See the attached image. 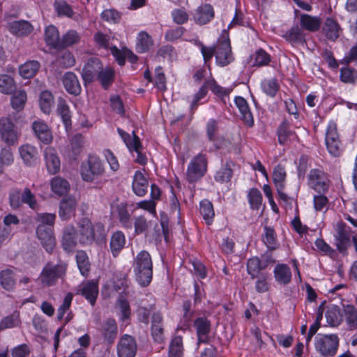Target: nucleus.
I'll return each mask as SVG.
<instances>
[{
  "label": "nucleus",
  "instance_id": "a19ab883",
  "mask_svg": "<svg viewBox=\"0 0 357 357\" xmlns=\"http://www.w3.org/2000/svg\"><path fill=\"white\" fill-rule=\"evenodd\" d=\"M18 218L13 214H8L3 218V223L5 227L3 229L0 228V244L6 240L10 234V227L12 225H17L19 224Z\"/></svg>",
  "mask_w": 357,
  "mask_h": 357
},
{
  "label": "nucleus",
  "instance_id": "4be33fe9",
  "mask_svg": "<svg viewBox=\"0 0 357 357\" xmlns=\"http://www.w3.org/2000/svg\"><path fill=\"white\" fill-rule=\"evenodd\" d=\"M19 153L24 164L28 166L35 164L38 158L37 148L29 144L20 146L19 147Z\"/></svg>",
  "mask_w": 357,
  "mask_h": 357
},
{
  "label": "nucleus",
  "instance_id": "412c9836",
  "mask_svg": "<svg viewBox=\"0 0 357 357\" xmlns=\"http://www.w3.org/2000/svg\"><path fill=\"white\" fill-rule=\"evenodd\" d=\"M234 102L244 123L248 127H252L254 126V118L246 100L243 97L237 96Z\"/></svg>",
  "mask_w": 357,
  "mask_h": 357
},
{
  "label": "nucleus",
  "instance_id": "c85d7f7f",
  "mask_svg": "<svg viewBox=\"0 0 357 357\" xmlns=\"http://www.w3.org/2000/svg\"><path fill=\"white\" fill-rule=\"evenodd\" d=\"M162 317L160 313H155L152 317L151 335L154 341L161 343L164 340V329L162 326Z\"/></svg>",
  "mask_w": 357,
  "mask_h": 357
},
{
  "label": "nucleus",
  "instance_id": "f257e3e1",
  "mask_svg": "<svg viewBox=\"0 0 357 357\" xmlns=\"http://www.w3.org/2000/svg\"><path fill=\"white\" fill-rule=\"evenodd\" d=\"M132 267L139 285L148 286L153 278V262L150 254L145 250L139 252L134 258Z\"/></svg>",
  "mask_w": 357,
  "mask_h": 357
},
{
  "label": "nucleus",
  "instance_id": "e433bc0d",
  "mask_svg": "<svg viewBox=\"0 0 357 357\" xmlns=\"http://www.w3.org/2000/svg\"><path fill=\"white\" fill-rule=\"evenodd\" d=\"M152 38L145 31H141L137 34L136 50L138 53L148 52L153 46Z\"/></svg>",
  "mask_w": 357,
  "mask_h": 357
},
{
  "label": "nucleus",
  "instance_id": "cd10ccee",
  "mask_svg": "<svg viewBox=\"0 0 357 357\" xmlns=\"http://www.w3.org/2000/svg\"><path fill=\"white\" fill-rule=\"evenodd\" d=\"M305 33L298 25L292 26L283 35L284 39L292 45H303L305 43Z\"/></svg>",
  "mask_w": 357,
  "mask_h": 357
},
{
  "label": "nucleus",
  "instance_id": "a211bd4d",
  "mask_svg": "<svg viewBox=\"0 0 357 357\" xmlns=\"http://www.w3.org/2000/svg\"><path fill=\"white\" fill-rule=\"evenodd\" d=\"M214 17V10L209 4L199 6L192 13L195 22L200 25L209 22Z\"/></svg>",
  "mask_w": 357,
  "mask_h": 357
},
{
  "label": "nucleus",
  "instance_id": "f3484780",
  "mask_svg": "<svg viewBox=\"0 0 357 357\" xmlns=\"http://www.w3.org/2000/svg\"><path fill=\"white\" fill-rule=\"evenodd\" d=\"M102 63L97 58L89 59L82 69V76L85 82H91L102 69Z\"/></svg>",
  "mask_w": 357,
  "mask_h": 357
},
{
  "label": "nucleus",
  "instance_id": "f8f14e48",
  "mask_svg": "<svg viewBox=\"0 0 357 357\" xmlns=\"http://www.w3.org/2000/svg\"><path fill=\"white\" fill-rule=\"evenodd\" d=\"M137 351V344L135 338L130 335H123L117 344L118 357H135Z\"/></svg>",
  "mask_w": 357,
  "mask_h": 357
},
{
  "label": "nucleus",
  "instance_id": "7c9ffc66",
  "mask_svg": "<svg viewBox=\"0 0 357 357\" xmlns=\"http://www.w3.org/2000/svg\"><path fill=\"white\" fill-rule=\"evenodd\" d=\"M340 26L337 22L332 17H327L323 26V32L326 37L331 40H335L340 36Z\"/></svg>",
  "mask_w": 357,
  "mask_h": 357
},
{
  "label": "nucleus",
  "instance_id": "de8ad7c7",
  "mask_svg": "<svg viewBox=\"0 0 357 357\" xmlns=\"http://www.w3.org/2000/svg\"><path fill=\"white\" fill-rule=\"evenodd\" d=\"M183 340L181 336H175L171 341L169 357H183Z\"/></svg>",
  "mask_w": 357,
  "mask_h": 357
},
{
  "label": "nucleus",
  "instance_id": "0e129e2a",
  "mask_svg": "<svg viewBox=\"0 0 357 357\" xmlns=\"http://www.w3.org/2000/svg\"><path fill=\"white\" fill-rule=\"evenodd\" d=\"M232 169L228 165H226L217 171L214 178L215 180L219 183L228 182L232 176Z\"/></svg>",
  "mask_w": 357,
  "mask_h": 357
},
{
  "label": "nucleus",
  "instance_id": "9d476101",
  "mask_svg": "<svg viewBox=\"0 0 357 357\" xmlns=\"http://www.w3.org/2000/svg\"><path fill=\"white\" fill-rule=\"evenodd\" d=\"M215 60L220 66H225L234 60L228 36H222L218 40L215 45Z\"/></svg>",
  "mask_w": 357,
  "mask_h": 357
},
{
  "label": "nucleus",
  "instance_id": "9b49d317",
  "mask_svg": "<svg viewBox=\"0 0 357 357\" xmlns=\"http://www.w3.org/2000/svg\"><path fill=\"white\" fill-rule=\"evenodd\" d=\"M309 186L319 192H324L328 187V179L326 174L321 169H311L308 176Z\"/></svg>",
  "mask_w": 357,
  "mask_h": 357
},
{
  "label": "nucleus",
  "instance_id": "393cba45",
  "mask_svg": "<svg viewBox=\"0 0 357 357\" xmlns=\"http://www.w3.org/2000/svg\"><path fill=\"white\" fill-rule=\"evenodd\" d=\"M7 29L11 33L17 36H27L33 30V26L25 20L9 22L7 24Z\"/></svg>",
  "mask_w": 357,
  "mask_h": 357
},
{
  "label": "nucleus",
  "instance_id": "49530a36",
  "mask_svg": "<svg viewBox=\"0 0 357 357\" xmlns=\"http://www.w3.org/2000/svg\"><path fill=\"white\" fill-rule=\"evenodd\" d=\"M199 211L203 218L208 225H211L214 218V211L213 204L208 200H202L200 202Z\"/></svg>",
  "mask_w": 357,
  "mask_h": 357
},
{
  "label": "nucleus",
  "instance_id": "864d4df0",
  "mask_svg": "<svg viewBox=\"0 0 357 357\" xmlns=\"http://www.w3.org/2000/svg\"><path fill=\"white\" fill-rule=\"evenodd\" d=\"M326 319L330 326L333 327L337 326L343 320L342 312H341L340 310L336 307H332L327 310Z\"/></svg>",
  "mask_w": 357,
  "mask_h": 357
},
{
  "label": "nucleus",
  "instance_id": "c03bdc74",
  "mask_svg": "<svg viewBox=\"0 0 357 357\" xmlns=\"http://www.w3.org/2000/svg\"><path fill=\"white\" fill-rule=\"evenodd\" d=\"M247 198L250 208L252 210H259L262 204V195L261 192L255 188L249 190Z\"/></svg>",
  "mask_w": 357,
  "mask_h": 357
},
{
  "label": "nucleus",
  "instance_id": "4d7b16f0",
  "mask_svg": "<svg viewBox=\"0 0 357 357\" xmlns=\"http://www.w3.org/2000/svg\"><path fill=\"white\" fill-rule=\"evenodd\" d=\"M26 101V93L24 91L20 90L16 91L11 97L12 107L16 110H22Z\"/></svg>",
  "mask_w": 357,
  "mask_h": 357
},
{
  "label": "nucleus",
  "instance_id": "052dcab7",
  "mask_svg": "<svg viewBox=\"0 0 357 357\" xmlns=\"http://www.w3.org/2000/svg\"><path fill=\"white\" fill-rule=\"evenodd\" d=\"M20 324V319L19 313L14 312L13 314L2 319L0 322V330L14 328L18 326Z\"/></svg>",
  "mask_w": 357,
  "mask_h": 357
},
{
  "label": "nucleus",
  "instance_id": "6e6d98bb",
  "mask_svg": "<svg viewBox=\"0 0 357 357\" xmlns=\"http://www.w3.org/2000/svg\"><path fill=\"white\" fill-rule=\"evenodd\" d=\"M77 266L83 276H87L89 272L90 264L86 254L83 251H79L76 255Z\"/></svg>",
  "mask_w": 357,
  "mask_h": 357
},
{
  "label": "nucleus",
  "instance_id": "2f4dec72",
  "mask_svg": "<svg viewBox=\"0 0 357 357\" xmlns=\"http://www.w3.org/2000/svg\"><path fill=\"white\" fill-rule=\"evenodd\" d=\"M274 276L279 284L286 285L290 283L292 274L290 268L287 265L280 264L275 267Z\"/></svg>",
  "mask_w": 357,
  "mask_h": 357
},
{
  "label": "nucleus",
  "instance_id": "a18cd8bd",
  "mask_svg": "<svg viewBox=\"0 0 357 357\" xmlns=\"http://www.w3.org/2000/svg\"><path fill=\"white\" fill-rule=\"evenodd\" d=\"M96 77L102 86L105 89H107L114 81V71L110 67H106L105 68H102Z\"/></svg>",
  "mask_w": 357,
  "mask_h": 357
},
{
  "label": "nucleus",
  "instance_id": "7ed1b4c3",
  "mask_svg": "<svg viewBox=\"0 0 357 357\" xmlns=\"http://www.w3.org/2000/svg\"><path fill=\"white\" fill-rule=\"evenodd\" d=\"M67 264L62 261L54 263L47 262L43 268L38 282L43 287H50L55 285L59 279H63L66 274Z\"/></svg>",
  "mask_w": 357,
  "mask_h": 357
},
{
  "label": "nucleus",
  "instance_id": "5fc2aeb1",
  "mask_svg": "<svg viewBox=\"0 0 357 357\" xmlns=\"http://www.w3.org/2000/svg\"><path fill=\"white\" fill-rule=\"evenodd\" d=\"M263 91L267 95L273 97L279 90L280 86L276 79H266L261 84Z\"/></svg>",
  "mask_w": 357,
  "mask_h": 357
},
{
  "label": "nucleus",
  "instance_id": "2eb2a0df",
  "mask_svg": "<svg viewBox=\"0 0 357 357\" xmlns=\"http://www.w3.org/2000/svg\"><path fill=\"white\" fill-rule=\"evenodd\" d=\"M271 262V259L266 257L250 258L247 261L248 273L252 278H255L264 273Z\"/></svg>",
  "mask_w": 357,
  "mask_h": 357
},
{
  "label": "nucleus",
  "instance_id": "aec40b11",
  "mask_svg": "<svg viewBox=\"0 0 357 357\" xmlns=\"http://www.w3.org/2000/svg\"><path fill=\"white\" fill-rule=\"evenodd\" d=\"M77 202L74 197L63 198L59 206V215L63 220H68L75 215Z\"/></svg>",
  "mask_w": 357,
  "mask_h": 357
},
{
  "label": "nucleus",
  "instance_id": "09e8293b",
  "mask_svg": "<svg viewBox=\"0 0 357 357\" xmlns=\"http://www.w3.org/2000/svg\"><path fill=\"white\" fill-rule=\"evenodd\" d=\"M57 112L61 116L64 124L67 126L70 124L71 114L68 105L62 98L58 99Z\"/></svg>",
  "mask_w": 357,
  "mask_h": 357
},
{
  "label": "nucleus",
  "instance_id": "1a4fd4ad",
  "mask_svg": "<svg viewBox=\"0 0 357 357\" xmlns=\"http://www.w3.org/2000/svg\"><path fill=\"white\" fill-rule=\"evenodd\" d=\"M207 165L208 161L204 154L200 153L192 158L188 165L187 180L192 183L200 179L207 172Z\"/></svg>",
  "mask_w": 357,
  "mask_h": 357
},
{
  "label": "nucleus",
  "instance_id": "774afa93",
  "mask_svg": "<svg viewBox=\"0 0 357 357\" xmlns=\"http://www.w3.org/2000/svg\"><path fill=\"white\" fill-rule=\"evenodd\" d=\"M112 40V37L107 34H105L102 32H98L94 35V40L96 45L101 48L107 50L109 49L112 46H110V41Z\"/></svg>",
  "mask_w": 357,
  "mask_h": 357
},
{
  "label": "nucleus",
  "instance_id": "a878e982",
  "mask_svg": "<svg viewBox=\"0 0 357 357\" xmlns=\"http://www.w3.org/2000/svg\"><path fill=\"white\" fill-rule=\"evenodd\" d=\"M301 28L310 32L317 31L321 25V20L319 17L312 16L308 14H301L299 16Z\"/></svg>",
  "mask_w": 357,
  "mask_h": 357
},
{
  "label": "nucleus",
  "instance_id": "79ce46f5",
  "mask_svg": "<svg viewBox=\"0 0 357 357\" xmlns=\"http://www.w3.org/2000/svg\"><path fill=\"white\" fill-rule=\"evenodd\" d=\"M287 173L284 167L279 164L273 169V180L276 189H284L285 187Z\"/></svg>",
  "mask_w": 357,
  "mask_h": 357
},
{
  "label": "nucleus",
  "instance_id": "ddd939ff",
  "mask_svg": "<svg viewBox=\"0 0 357 357\" xmlns=\"http://www.w3.org/2000/svg\"><path fill=\"white\" fill-rule=\"evenodd\" d=\"M45 165L50 174H56L60 171L61 160L57 151L52 146H47L43 151Z\"/></svg>",
  "mask_w": 357,
  "mask_h": 357
},
{
  "label": "nucleus",
  "instance_id": "c756f323",
  "mask_svg": "<svg viewBox=\"0 0 357 357\" xmlns=\"http://www.w3.org/2000/svg\"><path fill=\"white\" fill-rule=\"evenodd\" d=\"M63 84L66 90L70 94L78 95L81 92V86L78 78L72 72H68L63 75Z\"/></svg>",
  "mask_w": 357,
  "mask_h": 357
},
{
  "label": "nucleus",
  "instance_id": "8fccbe9b",
  "mask_svg": "<svg viewBox=\"0 0 357 357\" xmlns=\"http://www.w3.org/2000/svg\"><path fill=\"white\" fill-rule=\"evenodd\" d=\"M15 89V85L10 75L0 74V92L4 94H10Z\"/></svg>",
  "mask_w": 357,
  "mask_h": 357
},
{
  "label": "nucleus",
  "instance_id": "ea45409f",
  "mask_svg": "<svg viewBox=\"0 0 357 357\" xmlns=\"http://www.w3.org/2000/svg\"><path fill=\"white\" fill-rule=\"evenodd\" d=\"M54 105V100L52 93L49 91L41 92L39 98V105L41 111L49 114Z\"/></svg>",
  "mask_w": 357,
  "mask_h": 357
},
{
  "label": "nucleus",
  "instance_id": "bf43d9fd",
  "mask_svg": "<svg viewBox=\"0 0 357 357\" xmlns=\"http://www.w3.org/2000/svg\"><path fill=\"white\" fill-rule=\"evenodd\" d=\"M278 142L280 144H285L288 140L295 137V133L289 130V126L285 121L283 122L278 131Z\"/></svg>",
  "mask_w": 357,
  "mask_h": 357
},
{
  "label": "nucleus",
  "instance_id": "3c124183",
  "mask_svg": "<svg viewBox=\"0 0 357 357\" xmlns=\"http://www.w3.org/2000/svg\"><path fill=\"white\" fill-rule=\"evenodd\" d=\"M54 7L60 17H72L74 14L72 7L65 0H55Z\"/></svg>",
  "mask_w": 357,
  "mask_h": 357
},
{
  "label": "nucleus",
  "instance_id": "680f3d73",
  "mask_svg": "<svg viewBox=\"0 0 357 357\" xmlns=\"http://www.w3.org/2000/svg\"><path fill=\"white\" fill-rule=\"evenodd\" d=\"M56 219L54 213H38L36 217V221L38 223V225H44L45 227L52 228Z\"/></svg>",
  "mask_w": 357,
  "mask_h": 357
},
{
  "label": "nucleus",
  "instance_id": "603ef678",
  "mask_svg": "<svg viewBox=\"0 0 357 357\" xmlns=\"http://www.w3.org/2000/svg\"><path fill=\"white\" fill-rule=\"evenodd\" d=\"M45 40L48 45L54 47L57 46L59 43V33L54 26L50 25L45 29Z\"/></svg>",
  "mask_w": 357,
  "mask_h": 357
},
{
  "label": "nucleus",
  "instance_id": "dca6fc26",
  "mask_svg": "<svg viewBox=\"0 0 357 357\" xmlns=\"http://www.w3.org/2000/svg\"><path fill=\"white\" fill-rule=\"evenodd\" d=\"M77 294L83 296L91 305H94L98 295V284L94 281L82 282L77 289Z\"/></svg>",
  "mask_w": 357,
  "mask_h": 357
},
{
  "label": "nucleus",
  "instance_id": "5701e85b",
  "mask_svg": "<svg viewBox=\"0 0 357 357\" xmlns=\"http://www.w3.org/2000/svg\"><path fill=\"white\" fill-rule=\"evenodd\" d=\"M32 129L38 139L45 143L50 144L52 141V135L48 126L42 121H35L32 123Z\"/></svg>",
  "mask_w": 357,
  "mask_h": 357
},
{
  "label": "nucleus",
  "instance_id": "20e7f679",
  "mask_svg": "<svg viewBox=\"0 0 357 357\" xmlns=\"http://www.w3.org/2000/svg\"><path fill=\"white\" fill-rule=\"evenodd\" d=\"M105 173V167L103 161L97 155H91L87 160L80 167L82 178L91 183L99 184V178Z\"/></svg>",
  "mask_w": 357,
  "mask_h": 357
},
{
  "label": "nucleus",
  "instance_id": "6e6552de",
  "mask_svg": "<svg viewBox=\"0 0 357 357\" xmlns=\"http://www.w3.org/2000/svg\"><path fill=\"white\" fill-rule=\"evenodd\" d=\"M325 144L328 153L333 157H339L343 152V145L337 132V124L331 121L326 129Z\"/></svg>",
  "mask_w": 357,
  "mask_h": 357
},
{
  "label": "nucleus",
  "instance_id": "338daca9",
  "mask_svg": "<svg viewBox=\"0 0 357 357\" xmlns=\"http://www.w3.org/2000/svg\"><path fill=\"white\" fill-rule=\"evenodd\" d=\"M208 93L206 83H204L199 89V91L193 96L190 101V108L192 110L197 109V106L201 103L200 101L205 98Z\"/></svg>",
  "mask_w": 357,
  "mask_h": 357
},
{
  "label": "nucleus",
  "instance_id": "72a5a7b5",
  "mask_svg": "<svg viewBox=\"0 0 357 357\" xmlns=\"http://www.w3.org/2000/svg\"><path fill=\"white\" fill-rule=\"evenodd\" d=\"M110 249L114 257H116L126 244V237L121 231L112 234L110 239Z\"/></svg>",
  "mask_w": 357,
  "mask_h": 357
},
{
  "label": "nucleus",
  "instance_id": "69168bd1",
  "mask_svg": "<svg viewBox=\"0 0 357 357\" xmlns=\"http://www.w3.org/2000/svg\"><path fill=\"white\" fill-rule=\"evenodd\" d=\"M270 274L268 273H262L260 275L256 277L257 279L255 283V289L257 292L264 293L268 290V280Z\"/></svg>",
  "mask_w": 357,
  "mask_h": 357
},
{
  "label": "nucleus",
  "instance_id": "e2e57ef3",
  "mask_svg": "<svg viewBox=\"0 0 357 357\" xmlns=\"http://www.w3.org/2000/svg\"><path fill=\"white\" fill-rule=\"evenodd\" d=\"M340 80L344 83H354L357 80V71L349 67L340 70Z\"/></svg>",
  "mask_w": 357,
  "mask_h": 357
},
{
  "label": "nucleus",
  "instance_id": "0eeeda50",
  "mask_svg": "<svg viewBox=\"0 0 357 357\" xmlns=\"http://www.w3.org/2000/svg\"><path fill=\"white\" fill-rule=\"evenodd\" d=\"M117 132L132 156L135 157V161L141 165H145L147 162V158L142 153L143 148L135 132L133 131L130 135L120 128H117Z\"/></svg>",
  "mask_w": 357,
  "mask_h": 357
},
{
  "label": "nucleus",
  "instance_id": "f03ea898",
  "mask_svg": "<svg viewBox=\"0 0 357 357\" xmlns=\"http://www.w3.org/2000/svg\"><path fill=\"white\" fill-rule=\"evenodd\" d=\"M78 229V240L80 244H91L93 241L102 238L105 234V227L102 223L96 222L93 224L87 218H84L79 220Z\"/></svg>",
  "mask_w": 357,
  "mask_h": 357
},
{
  "label": "nucleus",
  "instance_id": "13d9d810",
  "mask_svg": "<svg viewBox=\"0 0 357 357\" xmlns=\"http://www.w3.org/2000/svg\"><path fill=\"white\" fill-rule=\"evenodd\" d=\"M263 242L268 249H275L277 246V239L275 231L273 229L265 227L264 233L262 236Z\"/></svg>",
  "mask_w": 357,
  "mask_h": 357
},
{
  "label": "nucleus",
  "instance_id": "c9c22d12",
  "mask_svg": "<svg viewBox=\"0 0 357 357\" xmlns=\"http://www.w3.org/2000/svg\"><path fill=\"white\" fill-rule=\"evenodd\" d=\"M0 284L6 291H12L15 284V272L11 268H6L0 272Z\"/></svg>",
  "mask_w": 357,
  "mask_h": 357
},
{
  "label": "nucleus",
  "instance_id": "bb28decb",
  "mask_svg": "<svg viewBox=\"0 0 357 357\" xmlns=\"http://www.w3.org/2000/svg\"><path fill=\"white\" fill-rule=\"evenodd\" d=\"M149 182L140 171H136L132 180V188L134 193L138 197H144L147 191Z\"/></svg>",
  "mask_w": 357,
  "mask_h": 357
},
{
  "label": "nucleus",
  "instance_id": "6ab92c4d",
  "mask_svg": "<svg viewBox=\"0 0 357 357\" xmlns=\"http://www.w3.org/2000/svg\"><path fill=\"white\" fill-rule=\"evenodd\" d=\"M78 238L79 236L75 228L73 225L66 226L62 236L63 248L68 252L73 250L79 243Z\"/></svg>",
  "mask_w": 357,
  "mask_h": 357
},
{
  "label": "nucleus",
  "instance_id": "423d86ee",
  "mask_svg": "<svg viewBox=\"0 0 357 357\" xmlns=\"http://www.w3.org/2000/svg\"><path fill=\"white\" fill-rule=\"evenodd\" d=\"M339 342L336 334H319L314 337V349L323 357H333L337 352Z\"/></svg>",
  "mask_w": 357,
  "mask_h": 357
},
{
  "label": "nucleus",
  "instance_id": "58836bf2",
  "mask_svg": "<svg viewBox=\"0 0 357 357\" xmlns=\"http://www.w3.org/2000/svg\"><path fill=\"white\" fill-rule=\"evenodd\" d=\"M40 66L37 61H29L20 66L19 73L24 78L29 79L36 75Z\"/></svg>",
  "mask_w": 357,
  "mask_h": 357
},
{
  "label": "nucleus",
  "instance_id": "b1692460",
  "mask_svg": "<svg viewBox=\"0 0 357 357\" xmlns=\"http://www.w3.org/2000/svg\"><path fill=\"white\" fill-rule=\"evenodd\" d=\"M342 318L349 331H357V309L353 305H344Z\"/></svg>",
  "mask_w": 357,
  "mask_h": 357
},
{
  "label": "nucleus",
  "instance_id": "4468645a",
  "mask_svg": "<svg viewBox=\"0 0 357 357\" xmlns=\"http://www.w3.org/2000/svg\"><path fill=\"white\" fill-rule=\"evenodd\" d=\"M36 236L45 250L48 252H51L56 245L52 228L45 227L43 225H38L36 228Z\"/></svg>",
  "mask_w": 357,
  "mask_h": 357
},
{
  "label": "nucleus",
  "instance_id": "39448f33",
  "mask_svg": "<svg viewBox=\"0 0 357 357\" xmlns=\"http://www.w3.org/2000/svg\"><path fill=\"white\" fill-rule=\"evenodd\" d=\"M14 121H17L16 114H15L0 119L1 139L8 146L17 144L21 135V132Z\"/></svg>",
  "mask_w": 357,
  "mask_h": 357
},
{
  "label": "nucleus",
  "instance_id": "473e14b6",
  "mask_svg": "<svg viewBox=\"0 0 357 357\" xmlns=\"http://www.w3.org/2000/svg\"><path fill=\"white\" fill-rule=\"evenodd\" d=\"M51 190L58 196H62L66 194L70 190L69 182L61 177L55 176L50 181Z\"/></svg>",
  "mask_w": 357,
  "mask_h": 357
},
{
  "label": "nucleus",
  "instance_id": "37998d69",
  "mask_svg": "<svg viewBox=\"0 0 357 357\" xmlns=\"http://www.w3.org/2000/svg\"><path fill=\"white\" fill-rule=\"evenodd\" d=\"M118 219L122 227L128 229L132 227L130 214L126 204L121 203L116 206Z\"/></svg>",
  "mask_w": 357,
  "mask_h": 357
},
{
  "label": "nucleus",
  "instance_id": "f704fd0d",
  "mask_svg": "<svg viewBox=\"0 0 357 357\" xmlns=\"http://www.w3.org/2000/svg\"><path fill=\"white\" fill-rule=\"evenodd\" d=\"M198 340L199 342H206L210 331V322L205 318H198L195 321Z\"/></svg>",
  "mask_w": 357,
  "mask_h": 357
},
{
  "label": "nucleus",
  "instance_id": "4c0bfd02",
  "mask_svg": "<svg viewBox=\"0 0 357 357\" xmlns=\"http://www.w3.org/2000/svg\"><path fill=\"white\" fill-rule=\"evenodd\" d=\"M102 333L108 343H112L117 334V325L114 319H108L102 325Z\"/></svg>",
  "mask_w": 357,
  "mask_h": 357
}]
</instances>
